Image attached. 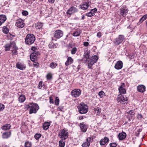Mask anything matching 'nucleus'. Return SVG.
I'll list each match as a JSON object with an SVG mask.
<instances>
[{"mask_svg":"<svg viewBox=\"0 0 147 147\" xmlns=\"http://www.w3.org/2000/svg\"><path fill=\"white\" fill-rule=\"evenodd\" d=\"M94 110L95 112L97 113V115H100V114L101 111V110L100 108L97 107L94 108Z\"/></svg>","mask_w":147,"mask_h":147,"instance_id":"f704fd0d","label":"nucleus"},{"mask_svg":"<svg viewBox=\"0 0 147 147\" xmlns=\"http://www.w3.org/2000/svg\"><path fill=\"white\" fill-rule=\"evenodd\" d=\"M57 65V63H55V62H53L50 64L49 66L51 68L54 69L55 68Z\"/></svg>","mask_w":147,"mask_h":147,"instance_id":"c9c22d12","label":"nucleus"},{"mask_svg":"<svg viewBox=\"0 0 147 147\" xmlns=\"http://www.w3.org/2000/svg\"><path fill=\"white\" fill-rule=\"evenodd\" d=\"M64 140L61 139L59 141V147H64L65 142Z\"/></svg>","mask_w":147,"mask_h":147,"instance_id":"2f4dec72","label":"nucleus"},{"mask_svg":"<svg viewBox=\"0 0 147 147\" xmlns=\"http://www.w3.org/2000/svg\"><path fill=\"white\" fill-rule=\"evenodd\" d=\"M85 15L89 17H91L93 16V15H92V14L91 13L90 11L87 13H86L85 14Z\"/></svg>","mask_w":147,"mask_h":147,"instance_id":"603ef678","label":"nucleus"},{"mask_svg":"<svg viewBox=\"0 0 147 147\" xmlns=\"http://www.w3.org/2000/svg\"><path fill=\"white\" fill-rule=\"evenodd\" d=\"M117 100L118 102L123 104H127L128 102L127 98L121 94L118 95Z\"/></svg>","mask_w":147,"mask_h":147,"instance_id":"423d86ee","label":"nucleus"},{"mask_svg":"<svg viewBox=\"0 0 147 147\" xmlns=\"http://www.w3.org/2000/svg\"><path fill=\"white\" fill-rule=\"evenodd\" d=\"M126 136V134L125 132L119 133L118 135L119 139L120 140H123L125 138Z\"/></svg>","mask_w":147,"mask_h":147,"instance_id":"a211bd4d","label":"nucleus"},{"mask_svg":"<svg viewBox=\"0 0 147 147\" xmlns=\"http://www.w3.org/2000/svg\"><path fill=\"white\" fill-rule=\"evenodd\" d=\"M34 53V55H36V56H37V57H38V55H40V53L38 51H34V52L33 53Z\"/></svg>","mask_w":147,"mask_h":147,"instance_id":"3c124183","label":"nucleus"},{"mask_svg":"<svg viewBox=\"0 0 147 147\" xmlns=\"http://www.w3.org/2000/svg\"><path fill=\"white\" fill-rule=\"evenodd\" d=\"M35 40L34 35L32 34H28L26 36L25 42L28 45H31L33 44Z\"/></svg>","mask_w":147,"mask_h":147,"instance_id":"7ed1b4c3","label":"nucleus"},{"mask_svg":"<svg viewBox=\"0 0 147 147\" xmlns=\"http://www.w3.org/2000/svg\"><path fill=\"white\" fill-rule=\"evenodd\" d=\"M16 66L20 70H23L25 68V66L20 63H17L16 65Z\"/></svg>","mask_w":147,"mask_h":147,"instance_id":"bb28decb","label":"nucleus"},{"mask_svg":"<svg viewBox=\"0 0 147 147\" xmlns=\"http://www.w3.org/2000/svg\"><path fill=\"white\" fill-rule=\"evenodd\" d=\"M50 125V124L48 122H45L43 125V128L44 130H46L48 129Z\"/></svg>","mask_w":147,"mask_h":147,"instance_id":"a878e982","label":"nucleus"},{"mask_svg":"<svg viewBox=\"0 0 147 147\" xmlns=\"http://www.w3.org/2000/svg\"><path fill=\"white\" fill-rule=\"evenodd\" d=\"M39 108L37 104L33 102H30L24 105V109L26 110L29 109V114H30L36 113Z\"/></svg>","mask_w":147,"mask_h":147,"instance_id":"f257e3e1","label":"nucleus"},{"mask_svg":"<svg viewBox=\"0 0 147 147\" xmlns=\"http://www.w3.org/2000/svg\"><path fill=\"white\" fill-rule=\"evenodd\" d=\"M119 90L120 93L121 94H125L126 93V90L123 87L120 86L119 88Z\"/></svg>","mask_w":147,"mask_h":147,"instance_id":"7c9ffc66","label":"nucleus"},{"mask_svg":"<svg viewBox=\"0 0 147 147\" xmlns=\"http://www.w3.org/2000/svg\"><path fill=\"white\" fill-rule=\"evenodd\" d=\"M89 45V43L88 42H84L83 45L85 47H87Z\"/></svg>","mask_w":147,"mask_h":147,"instance_id":"bf43d9fd","label":"nucleus"},{"mask_svg":"<svg viewBox=\"0 0 147 147\" xmlns=\"http://www.w3.org/2000/svg\"><path fill=\"white\" fill-rule=\"evenodd\" d=\"M25 96L23 94L21 95L18 98V101L20 103L23 102L26 100Z\"/></svg>","mask_w":147,"mask_h":147,"instance_id":"b1692460","label":"nucleus"},{"mask_svg":"<svg viewBox=\"0 0 147 147\" xmlns=\"http://www.w3.org/2000/svg\"><path fill=\"white\" fill-rule=\"evenodd\" d=\"M129 113L131 115V117L134 115V113L132 111H130L129 112Z\"/></svg>","mask_w":147,"mask_h":147,"instance_id":"13d9d810","label":"nucleus"},{"mask_svg":"<svg viewBox=\"0 0 147 147\" xmlns=\"http://www.w3.org/2000/svg\"><path fill=\"white\" fill-rule=\"evenodd\" d=\"M37 58V56H36L34 53H32L30 55V59L32 61H35L36 59Z\"/></svg>","mask_w":147,"mask_h":147,"instance_id":"c756f323","label":"nucleus"},{"mask_svg":"<svg viewBox=\"0 0 147 147\" xmlns=\"http://www.w3.org/2000/svg\"><path fill=\"white\" fill-rule=\"evenodd\" d=\"M98 59V57L96 55H95L88 60V68H91L93 65L97 61Z\"/></svg>","mask_w":147,"mask_h":147,"instance_id":"39448f33","label":"nucleus"},{"mask_svg":"<svg viewBox=\"0 0 147 147\" xmlns=\"http://www.w3.org/2000/svg\"><path fill=\"white\" fill-rule=\"evenodd\" d=\"M77 51V48L76 47H74L73 48L71 51V53L72 54H74L76 53Z\"/></svg>","mask_w":147,"mask_h":147,"instance_id":"79ce46f5","label":"nucleus"},{"mask_svg":"<svg viewBox=\"0 0 147 147\" xmlns=\"http://www.w3.org/2000/svg\"><path fill=\"white\" fill-rule=\"evenodd\" d=\"M32 145L31 143L28 141L25 142L24 144L25 147H31Z\"/></svg>","mask_w":147,"mask_h":147,"instance_id":"58836bf2","label":"nucleus"},{"mask_svg":"<svg viewBox=\"0 0 147 147\" xmlns=\"http://www.w3.org/2000/svg\"><path fill=\"white\" fill-rule=\"evenodd\" d=\"M41 136V134H36L34 136V137L36 140H38Z\"/></svg>","mask_w":147,"mask_h":147,"instance_id":"37998d69","label":"nucleus"},{"mask_svg":"<svg viewBox=\"0 0 147 147\" xmlns=\"http://www.w3.org/2000/svg\"><path fill=\"white\" fill-rule=\"evenodd\" d=\"M128 10L126 6H122L119 10V13L122 16L125 17L127 14Z\"/></svg>","mask_w":147,"mask_h":147,"instance_id":"0eeeda50","label":"nucleus"},{"mask_svg":"<svg viewBox=\"0 0 147 147\" xmlns=\"http://www.w3.org/2000/svg\"><path fill=\"white\" fill-rule=\"evenodd\" d=\"M63 108L62 107H59L57 109L59 111H62Z\"/></svg>","mask_w":147,"mask_h":147,"instance_id":"0e129e2a","label":"nucleus"},{"mask_svg":"<svg viewBox=\"0 0 147 147\" xmlns=\"http://www.w3.org/2000/svg\"><path fill=\"white\" fill-rule=\"evenodd\" d=\"M73 61V59L71 57H68L67 58V60L65 63V65L66 66H67L72 63Z\"/></svg>","mask_w":147,"mask_h":147,"instance_id":"aec40b11","label":"nucleus"},{"mask_svg":"<svg viewBox=\"0 0 147 147\" xmlns=\"http://www.w3.org/2000/svg\"><path fill=\"white\" fill-rule=\"evenodd\" d=\"M97 9L96 8H94V9H92L90 11L91 13L93 16L95 14V13L97 11Z\"/></svg>","mask_w":147,"mask_h":147,"instance_id":"a18cd8bd","label":"nucleus"},{"mask_svg":"<svg viewBox=\"0 0 147 147\" xmlns=\"http://www.w3.org/2000/svg\"><path fill=\"white\" fill-rule=\"evenodd\" d=\"M43 26V24L41 22H38L35 24V27L37 29H42Z\"/></svg>","mask_w":147,"mask_h":147,"instance_id":"cd10ccee","label":"nucleus"},{"mask_svg":"<svg viewBox=\"0 0 147 147\" xmlns=\"http://www.w3.org/2000/svg\"><path fill=\"white\" fill-rule=\"evenodd\" d=\"M11 134L10 131H7L5 132L2 134V137L4 139H7L10 137Z\"/></svg>","mask_w":147,"mask_h":147,"instance_id":"412c9836","label":"nucleus"},{"mask_svg":"<svg viewBox=\"0 0 147 147\" xmlns=\"http://www.w3.org/2000/svg\"><path fill=\"white\" fill-rule=\"evenodd\" d=\"M81 91L79 89H75L71 92L72 96L75 98L78 97L81 94Z\"/></svg>","mask_w":147,"mask_h":147,"instance_id":"6e6552de","label":"nucleus"},{"mask_svg":"<svg viewBox=\"0 0 147 147\" xmlns=\"http://www.w3.org/2000/svg\"><path fill=\"white\" fill-rule=\"evenodd\" d=\"M78 9L74 7H71L67 11V14L71 15L73 13L77 12Z\"/></svg>","mask_w":147,"mask_h":147,"instance_id":"2eb2a0df","label":"nucleus"},{"mask_svg":"<svg viewBox=\"0 0 147 147\" xmlns=\"http://www.w3.org/2000/svg\"><path fill=\"white\" fill-rule=\"evenodd\" d=\"M79 112L81 114H85L88 111V106L84 103H81L78 106Z\"/></svg>","mask_w":147,"mask_h":147,"instance_id":"20e7f679","label":"nucleus"},{"mask_svg":"<svg viewBox=\"0 0 147 147\" xmlns=\"http://www.w3.org/2000/svg\"><path fill=\"white\" fill-rule=\"evenodd\" d=\"M63 32L60 30H57L54 32V38L59 39L62 36Z\"/></svg>","mask_w":147,"mask_h":147,"instance_id":"9d476101","label":"nucleus"},{"mask_svg":"<svg viewBox=\"0 0 147 147\" xmlns=\"http://www.w3.org/2000/svg\"><path fill=\"white\" fill-rule=\"evenodd\" d=\"M46 77L47 80H50L52 78V74L51 73L48 74L46 76Z\"/></svg>","mask_w":147,"mask_h":147,"instance_id":"c03bdc74","label":"nucleus"},{"mask_svg":"<svg viewBox=\"0 0 147 147\" xmlns=\"http://www.w3.org/2000/svg\"><path fill=\"white\" fill-rule=\"evenodd\" d=\"M91 3L88 1L84 2L82 4L80 5V7L83 10H86L87 9L88 7L90 5Z\"/></svg>","mask_w":147,"mask_h":147,"instance_id":"9b49d317","label":"nucleus"},{"mask_svg":"<svg viewBox=\"0 0 147 147\" xmlns=\"http://www.w3.org/2000/svg\"><path fill=\"white\" fill-rule=\"evenodd\" d=\"M2 30L3 32L5 34H7L9 32V30L6 27H3Z\"/></svg>","mask_w":147,"mask_h":147,"instance_id":"ea45409f","label":"nucleus"},{"mask_svg":"<svg viewBox=\"0 0 147 147\" xmlns=\"http://www.w3.org/2000/svg\"><path fill=\"white\" fill-rule=\"evenodd\" d=\"M127 57L130 59H132L134 58V56L132 54H129L127 55Z\"/></svg>","mask_w":147,"mask_h":147,"instance_id":"864d4df0","label":"nucleus"},{"mask_svg":"<svg viewBox=\"0 0 147 147\" xmlns=\"http://www.w3.org/2000/svg\"><path fill=\"white\" fill-rule=\"evenodd\" d=\"M16 26L19 28H22L24 26L23 20L20 19L18 20L16 24Z\"/></svg>","mask_w":147,"mask_h":147,"instance_id":"dca6fc26","label":"nucleus"},{"mask_svg":"<svg viewBox=\"0 0 147 147\" xmlns=\"http://www.w3.org/2000/svg\"><path fill=\"white\" fill-rule=\"evenodd\" d=\"M109 145L111 147H115L117 146V144L115 143H110Z\"/></svg>","mask_w":147,"mask_h":147,"instance_id":"5fc2aeb1","label":"nucleus"},{"mask_svg":"<svg viewBox=\"0 0 147 147\" xmlns=\"http://www.w3.org/2000/svg\"><path fill=\"white\" fill-rule=\"evenodd\" d=\"M81 32L80 30H77L73 33L72 35L74 36H79L80 34L81 33Z\"/></svg>","mask_w":147,"mask_h":147,"instance_id":"e433bc0d","label":"nucleus"},{"mask_svg":"<svg viewBox=\"0 0 147 147\" xmlns=\"http://www.w3.org/2000/svg\"><path fill=\"white\" fill-rule=\"evenodd\" d=\"M12 42H11L10 44H7L4 46L5 48V51H7L10 50V47H13V45H11Z\"/></svg>","mask_w":147,"mask_h":147,"instance_id":"393cba45","label":"nucleus"},{"mask_svg":"<svg viewBox=\"0 0 147 147\" xmlns=\"http://www.w3.org/2000/svg\"><path fill=\"white\" fill-rule=\"evenodd\" d=\"M90 145V143L87 142H85L82 144V147H88Z\"/></svg>","mask_w":147,"mask_h":147,"instance_id":"4c0bfd02","label":"nucleus"},{"mask_svg":"<svg viewBox=\"0 0 147 147\" xmlns=\"http://www.w3.org/2000/svg\"><path fill=\"white\" fill-rule=\"evenodd\" d=\"M92 138L91 137H89L88 138H87L86 140V141L90 143V142H92Z\"/></svg>","mask_w":147,"mask_h":147,"instance_id":"09e8293b","label":"nucleus"},{"mask_svg":"<svg viewBox=\"0 0 147 147\" xmlns=\"http://www.w3.org/2000/svg\"><path fill=\"white\" fill-rule=\"evenodd\" d=\"M142 115L141 114H139L138 115V118H142Z\"/></svg>","mask_w":147,"mask_h":147,"instance_id":"338daca9","label":"nucleus"},{"mask_svg":"<svg viewBox=\"0 0 147 147\" xmlns=\"http://www.w3.org/2000/svg\"><path fill=\"white\" fill-rule=\"evenodd\" d=\"M11 127V125L9 124H6L4 125L1 128L3 130H6L9 129Z\"/></svg>","mask_w":147,"mask_h":147,"instance_id":"c85d7f7f","label":"nucleus"},{"mask_svg":"<svg viewBox=\"0 0 147 147\" xmlns=\"http://www.w3.org/2000/svg\"><path fill=\"white\" fill-rule=\"evenodd\" d=\"M6 16L3 15H0V26L6 20Z\"/></svg>","mask_w":147,"mask_h":147,"instance_id":"5701e85b","label":"nucleus"},{"mask_svg":"<svg viewBox=\"0 0 147 147\" xmlns=\"http://www.w3.org/2000/svg\"><path fill=\"white\" fill-rule=\"evenodd\" d=\"M11 45H13L12 48L13 49L11 50L12 55H17L18 54L17 50L18 49V48L16 46L15 42H12Z\"/></svg>","mask_w":147,"mask_h":147,"instance_id":"f8f14e48","label":"nucleus"},{"mask_svg":"<svg viewBox=\"0 0 147 147\" xmlns=\"http://www.w3.org/2000/svg\"><path fill=\"white\" fill-rule=\"evenodd\" d=\"M49 102L50 104L54 103V100L53 97L50 96L49 97Z\"/></svg>","mask_w":147,"mask_h":147,"instance_id":"8fccbe9b","label":"nucleus"},{"mask_svg":"<svg viewBox=\"0 0 147 147\" xmlns=\"http://www.w3.org/2000/svg\"><path fill=\"white\" fill-rule=\"evenodd\" d=\"M22 14L24 16H26L28 14V12L26 11H24L22 12Z\"/></svg>","mask_w":147,"mask_h":147,"instance_id":"4d7b16f0","label":"nucleus"},{"mask_svg":"<svg viewBox=\"0 0 147 147\" xmlns=\"http://www.w3.org/2000/svg\"><path fill=\"white\" fill-rule=\"evenodd\" d=\"M48 1L49 3H53L55 1V0H48Z\"/></svg>","mask_w":147,"mask_h":147,"instance_id":"774afa93","label":"nucleus"},{"mask_svg":"<svg viewBox=\"0 0 147 147\" xmlns=\"http://www.w3.org/2000/svg\"><path fill=\"white\" fill-rule=\"evenodd\" d=\"M31 50H32L33 51H36V47H32Z\"/></svg>","mask_w":147,"mask_h":147,"instance_id":"e2e57ef3","label":"nucleus"},{"mask_svg":"<svg viewBox=\"0 0 147 147\" xmlns=\"http://www.w3.org/2000/svg\"><path fill=\"white\" fill-rule=\"evenodd\" d=\"M90 53V52L89 51H86L85 52L84 54V59H84V62H86L89 59Z\"/></svg>","mask_w":147,"mask_h":147,"instance_id":"4be33fe9","label":"nucleus"},{"mask_svg":"<svg viewBox=\"0 0 147 147\" xmlns=\"http://www.w3.org/2000/svg\"><path fill=\"white\" fill-rule=\"evenodd\" d=\"M4 108V105L2 104H0V111L3 110Z\"/></svg>","mask_w":147,"mask_h":147,"instance_id":"6e6d98bb","label":"nucleus"},{"mask_svg":"<svg viewBox=\"0 0 147 147\" xmlns=\"http://www.w3.org/2000/svg\"><path fill=\"white\" fill-rule=\"evenodd\" d=\"M49 46L50 48H55L58 46V44H54L53 42H51L49 45Z\"/></svg>","mask_w":147,"mask_h":147,"instance_id":"473e14b6","label":"nucleus"},{"mask_svg":"<svg viewBox=\"0 0 147 147\" xmlns=\"http://www.w3.org/2000/svg\"><path fill=\"white\" fill-rule=\"evenodd\" d=\"M137 90L138 91L143 93L146 91V88L145 86L143 85H139L137 87Z\"/></svg>","mask_w":147,"mask_h":147,"instance_id":"4468645a","label":"nucleus"},{"mask_svg":"<svg viewBox=\"0 0 147 147\" xmlns=\"http://www.w3.org/2000/svg\"><path fill=\"white\" fill-rule=\"evenodd\" d=\"M39 65V64L38 63L36 62L34 64V66L35 67H37Z\"/></svg>","mask_w":147,"mask_h":147,"instance_id":"680f3d73","label":"nucleus"},{"mask_svg":"<svg viewBox=\"0 0 147 147\" xmlns=\"http://www.w3.org/2000/svg\"><path fill=\"white\" fill-rule=\"evenodd\" d=\"M84 117H85L84 116H80L79 117V120H81V119H83L84 118Z\"/></svg>","mask_w":147,"mask_h":147,"instance_id":"69168bd1","label":"nucleus"},{"mask_svg":"<svg viewBox=\"0 0 147 147\" xmlns=\"http://www.w3.org/2000/svg\"><path fill=\"white\" fill-rule=\"evenodd\" d=\"M123 65V63L121 61H118L115 64V68L116 69H120L122 68Z\"/></svg>","mask_w":147,"mask_h":147,"instance_id":"f3484780","label":"nucleus"},{"mask_svg":"<svg viewBox=\"0 0 147 147\" xmlns=\"http://www.w3.org/2000/svg\"><path fill=\"white\" fill-rule=\"evenodd\" d=\"M147 18V14L143 16L140 20L139 23L140 24L142 23L143 21L146 20Z\"/></svg>","mask_w":147,"mask_h":147,"instance_id":"72a5a7b5","label":"nucleus"},{"mask_svg":"<svg viewBox=\"0 0 147 147\" xmlns=\"http://www.w3.org/2000/svg\"><path fill=\"white\" fill-rule=\"evenodd\" d=\"M109 141V139L107 137H105L103 139H102L100 141V144L101 145H104L107 143Z\"/></svg>","mask_w":147,"mask_h":147,"instance_id":"6ab92c4d","label":"nucleus"},{"mask_svg":"<svg viewBox=\"0 0 147 147\" xmlns=\"http://www.w3.org/2000/svg\"><path fill=\"white\" fill-rule=\"evenodd\" d=\"M43 86V84L42 82H39L38 85V88L39 89H41Z\"/></svg>","mask_w":147,"mask_h":147,"instance_id":"de8ad7c7","label":"nucleus"},{"mask_svg":"<svg viewBox=\"0 0 147 147\" xmlns=\"http://www.w3.org/2000/svg\"><path fill=\"white\" fill-rule=\"evenodd\" d=\"M59 100L58 97H56L55 100V105L57 106L59 105Z\"/></svg>","mask_w":147,"mask_h":147,"instance_id":"a19ab883","label":"nucleus"},{"mask_svg":"<svg viewBox=\"0 0 147 147\" xmlns=\"http://www.w3.org/2000/svg\"><path fill=\"white\" fill-rule=\"evenodd\" d=\"M80 127L81 131L83 132H85L88 128L87 126L84 124V123H81L80 124Z\"/></svg>","mask_w":147,"mask_h":147,"instance_id":"ddd939ff","label":"nucleus"},{"mask_svg":"<svg viewBox=\"0 0 147 147\" xmlns=\"http://www.w3.org/2000/svg\"><path fill=\"white\" fill-rule=\"evenodd\" d=\"M101 36V33L100 32H98L97 34V36L98 38H100Z\"/></svg>","mask_w":147,"mask_h":147,"instance_id":"052dcab7","label":"nucleus"},{"mask_svg":"<svg viewBox=\"0 0 147 147\" xmlns=\"http://www.w3.org/2000/svg\"><path fill=\"white\" fill-rule=\"evenodd\" d=\"M104 94L103 91H101L98 93V95L100 98H102L104 96Z\"/></svg>","mask_w":147,"mask_h":147,"instance_id":"49530a36","label":"nucleus"},{"mask_svg":"<svg viewBox=\"0 0 147 147\" xmlns=\"http://www.w3.org/2000/svg\"><path fill=\"white\" fill-rule=\"evenodd\" d=\"M124 39V36L122 35H119L116 38L114 41L115 44L117 45H119L121 43Z\"/></svg>","mask_w":147,"mask_h":147,"instance_id":"1a4fd4ad","label":"nucleus"},{"mask_svg":"<svg viewBox=\"0 0 147 147\" xmlns=\"http://www.w3.org/2000/svg\"><path fill=\"white\" fill-rule=\"evenodd\" d=\"M69 135L68 131L65 129H61L59 132L58 136L61 139L65 140L67 139Z\"/></svg>","mask_w":147,"mask_h":147,"instance_id":"f03ea898","label":"nucleus"}]
</instances>
